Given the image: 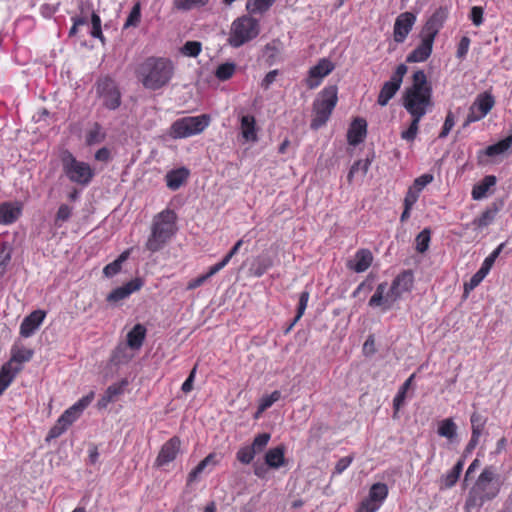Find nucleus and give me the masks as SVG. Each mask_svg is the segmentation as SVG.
Here are the masks:
<instances>
[{"label":"nucleus","mask_w":512,"mask_h":512,"mask_svg":"<svg viewBox=\"0 0 512 512\" xmlns=\"http://www.w3.org/2000/svg\"><path fill=\"white\" fill-rule=\"evenodd\" d=\"M272 266V257L268 253H262L253 259L249 268V273L254 277H261Z\"/></svg>","instance_id":"obj_26"},{"label":"nucleus","mask_w":512,"mask_h":512,"mask_svg":"<svg viewBox=\"0 0 512 512\" xmlns=\"http://www.w3.org/2000/svg\"><path fill=\"white\" fill-rule=\"evenodd\" d=\"M62 166L67 178L76 184L87 185L94 176V170L88 163L78 161L69 152L63 153Z\"/></svg>","instance_id":"obj_9"},{"label":"nucleus","mask_w":512,"mask_h":512,"mask_svg":"<svg viewBox=\"0 0 512 512\" xmlns=\"http://www.w3.org/2000/svg\"><path fill=\"white\" fill-rule=\"evenodd\" d=\"M380 507V503L367 497L361 502L357 512H376Z\"/></svg>","instance_id":"obj_55"},{"label":"nucleus","mask_w":512,"mask_h":512,"mask_svg":"<svg viewBox=\"0 0 512 512\" xmlns=\"http://www.w3.org/2000/svg\"><path fill=\"white\" fill-rule=\"evenodd\" d=\"M388 495V487L384 483H375L371 486L368 496L370 499L377 501L382 505Z\"/></svg>","instance_id":"obj_39"},{"label":"nucleus","mask_w":512,"mask_h":512,"mask_svg":"<svg viewBox=\"0 0 512 512\" xmlns=\"http://www.w3.org/2000/svg\"><path fill=\"white\" fill-rule=\"evenodd\" d=\"M188 170L185 168L177 169L174 171L169 172L166 175V184L167 187L172 190L179 189L183 183L186 181L188 177Z\"/></svg>","instance_id":"obj_31"},{"label":"nucleus","mask_w":512,"mask_h":512,"mask_svg":"<svg viewBox=\"0 0 512 512\" xmlns=\"http://www.w3.org/2000/svg\"><path fill=\"white\" fill-rule=\"evenodd\" d=\"M281 397V393L279 391H274L270 395H266L261 399V402L258 407V412L261 413L271 407L275 402H277Z\"/></svg>","instance_id":"obj_51"},{"label":"nucleus","mask_w":512,"mask_h":512,"mask_svg":"<svg viewBox=\"0 0 512 512\" xmlns=\"http://www.w3.org/2000/svg\"><path fill=\"white\" fill-rule=\"evenodd\" d=\"M412 121L409 127L406 130L401 132V138L405 141L412 142L415 140L418 130H419V122L422 118H417L415 116H411Z\"/></svg>","instance_id":"obj_44"},{"label":"nucleus","mask_w":512,"mask_h":512,"mask_svg":"<svg viewBox=\"0 0 512 512\" xmlns=\"http://www.w3.org/2000/svg\"><path fill=\"white\" fill-rule=\"evenodd\" d=\"M437 433L453 443L457 439V425L452 418L443 419L438 423Z\"/></svg>","instance_id":"obj_30"},{"label":"nucleus","mask_w":512,"mask_h":512,"mask_svg":"<svg viewBox=\"0 0 512 512\" xmlns=\"http://www.w3.org/2000/svg\"><path fill=\"white\" fill-rule=\"evenodd\" d=\"M495 479L496 474L492 467H486L481 472L465 501L466 512L478 511L486 501H490L498 495L500 486Z\"/></svg>","instance_id":"obj_2"},{"label":"nucleus","mask_w":512,"mask_h":512,"mask_svg":"<svg viewBox=\"0 0 512 512\" xmlns=\"http://www.w3.org/2000/svg\"><path fill=\"white\" fill-rule=\"evenodd\" d=\"M370 167V161L368 159H361L356 161L350 168L347 179L352 182L356 178L363 179L367 174Z\"/></svg>","instance_id":"obj_35"},{"label":"nucleus","mask_w":512,"mask_h":512,"mask_svg":"<svg viewBox=\"0 0 512 512\" xmlns=\"http://www.w3.org/2000/svg\"><path fill=\"white\" fill-rule=\"evenodd\" d=\"M22 209L23 206L18 201L0 203V224L14 223L20 217Z\"/></svg>","instance_id":"obj_23"},{"label":"nucleus","mask_w":512,"mask_h":512,"mask_svg":"<svg viewBox=\"0 0 512 512\" xmlns=\"http://www.w3.org/2000/svg\"><path fill=\"white\" fill-rule=\"evenodd\" d=\"M236 70V65L232 62H226L219 65L215 71V76L220 81H226L230 79Z\"/></svg>","instance_id":"obj_41"},{"label":"nucleus","mask_w":512,"mask_h":512,"mask_svg":"<svg viewBox=\"0 0 512 512\" xmlns=\"http://www.w3.org/2000/svg\"><path fill=\"white\" fill-rule=\"evenodd\" d=\"M434 177L432 174H423L420 177L416 178L412 188L417 190L419 193L433 181Z\"/></svg>","instance_id":"obj_59"},{"label":"nucleus","mask_w":512,"mask_h":512,"mask_svg":"<svg viewBox=\"0 0 512 512\" xmlns=\"http://www.w3.org/2000/svg\"><path fill=\"white\" fill-rule=\"evenodd\" d=\"M470 38L467 36H463L458 44L456 57L458 59H464L468 53L470 47Z\"/></svg>","instance_id":"obj_60"},{"label":"nucleus","mask_w":512,"mask_h":512,"mask_svg":"<svg viewBox=\"0 0 512 512\" xmlns=\"http://www.w3.org/2000/svg\"><path fill=\"white\" fill-rule=\"evenodd\" d=\"M354 457L353 456H346L338 460V462L335 465L333 475L342 474L353 462Z\"/></svg>","instance_id":"obj_61"},{"label":"nucleus","mask_w":512,"mask_h":512,"mask_svg":"<svg viewBox=\"0 0 512 512\" xmlns=\"http://www.w3.org/2000/svg\"><path fill=\"white\" fill-rule=\"evenodd\" d=\"M494 105L495 99L491 93L483 92L478 94L469 108V112L463 126L467 127L471 123L483 119L492 110Z\"/></svg>","instance_id":"obj_11"},{"label":"nucleus","mask_w":512,"mask_h":512,"mask_svg":"<svg viewBox=\"0 0 512 512\" xmlns=\"http://www.w3.org/2000/svg\"><path fill=\"white\" fill-rule=\"evenodd\" d=\"M487 276L483 271L480 269L471 277L469 282L464 284V291L465 293H469L470 291L474 290Z\"/></svg>","instance_id":"obj_54"},{"label":"nucleus","mask_w":512,"mask_h":512,"mask_svg":"<svg viewBox=\"0 0 512 512\" xmlns=\"http://www.w3.org/2000/svg\"><path fill=\"white\" fill-rule=\"evenodd\" d=\"M403 106L411 116L417 118H423L432 111V88L424 71L418 70L413 74V83L403 95Z\"/></svg>","instance_id":"obj_1"},{"label":"nucleus","mask_w":512,"mask_h":512,"mask_svg":"<svg viewBox=\"0 0 512 512\" xmlns=\"http://www.w3.org/2000/svg\"><path fill=\"white\" fill-rule=\"evenodd\" d=\"M483 8L480 6H473L470 10L469 19L472 21V23L479 27L483 23Z\"/></svg>","instance_id":"obj_57"},{"label":"nucleus","mask_w":512,"mask_h":512,"mask_svg":"<svg viewBox=\"0 0 512 512\" xmlns=\"http://www.w3.org/2000/svg\"><path fill=\"white\" fill-rule=\"evenodd\" d=\"M276 0H247L246 9L251 14H262L269 10Z\"/></svg>","instance_id":"obj_38"},{"label":"nucleus","mask_w":512,"mask_h":512,"mask_svg":"<svg viewBox=\"0 0 512 512\" xmlns=\"http://www.w3.org/2000/svg\"><path fill=\"white\" fill-rule=\"evenodd\" d=\"M373 262V255L368 249L358 250L353 258L347 261V268L356 272H365Z\"/></svg>","instance_id":"obj_21"},{"label":"nucleus","mask_w":512,"mask_h":512,"mask_svg":"<svg viewBox=\"0 0 512 512\" xmlns=\"http://www.w3.org/2000/svg\"><path fill=\"white\" fill-rule=\"evenodd\" d=\"M309 292L308 291H303L301 294H300V297H299V303H298V308H297V314L294 318V321L293 323L291 324V327L300 320V318L303 316L306 308H307V304H308V301H309Z\"/></svg>","instance_id":"obj_53"},{"label":"nucleus","mask_w":512,"mask_h":512,"mask_svg":"<svg viewBox=\"0 0 512 512\" xmlns=\"http://www.w3.org/2000/svg\"><path fill=\"white\" fill-rule=\"evenodd\" d=\"M202 45L198 41H188L181 48L183 55L188 57H196L200 54Z\"/></svg>","instance_id":"obj_49"},{"label":"nucleus","mask_w":512,"mask_h":512,"mask_svg":"<svg viewBox=\"0 0 512 512\" xmlns=\"http://www.w3.org/2000/svg\"><path fill=\"white\" fill-rule=\"evenodd\" d=\"M334 64L327 58H322L319 62L310 68L306 84L310 89L318 87L328 74L334 70Z\"/></svg>","instance_id":"obj_14"},{"label":"nucleus","mask_w":512,"mask_h":512,"mask_svg":"<svg viewBox=\"0 0 512 512\" xmlns=\"http://www.w3.org/2000/svg\"><path fill=\"white\" fill-rule=\"evenodd\" d=\"M431 239V231L428 228L422 230L416 237V250L419 253H424L429 248V243Z\"/></svg>","instance_id":"obj_45"},{"label":"nucleus","mask_w":512,"mask_h":512,"mask_svg":"<svg viewBox=\"0 0 512 512\" xmlns=\"http://www.w3.org/2000/svg\"><path fill=\"white\" fill-rule=\"evenodd\" d=\"M395 302L390 295L387 283L383 282L377 286L368 304L370 307H382L383 310H389Z\"/></svg>","instance_id":"obj_19"},{"label":"nucleus","mask_w":512,"mask_h":512,"mask_svg":"<svg viewBox=\"0 0 512 512\" xmlns=\"http://www.w3.org/2000/svg\"><path fill=\"white\" fill-rule=\"evenodd\" d=\"M32 357V351L27 349L13 350L12 356L7 363H12V366H21L22 363L27 362Z\"/></svg>","instance_id":"obj_43"},{"label":"nucleus","mask_w":512,"mask_h":512,"mask_svg":"<svg viewBox=\"0 0 512 512\" xmlns=\"http://www.w3.org/2000/svg\"><path fill=\"white\" fill-rule=\"evenodd\" d=\"M72 214V208L66 204L60 205L55 217V225L61 227L64 222L69 220Z\"/></svg>","instance_id":"obj_50"},{"label":"nucleus","mask_w":512,"mask_h":512,"mask_svg":"<svg viewBox=\"0 0 512 512\" xmlns=\"http://www.w3.org/2000/svg\"><path fill=\"white\" fill-rule=\"evenodd\" d=\"M259 34V23L256 19L243 16L233 21L228 42L233 47H240Z\"/></svg>","instance_id":"obj_7"},{"label":"nucleus","mask_w":512,"mask_h":512,"mask_svg":"<svg viewBox=\"0 0 512 512\" xmlns=\"http://www.w3.org/2000/svg\"><path fill=\"white\" fill-rule=\"evenodd\" d=\"M208 0H174V7L178 10H191L206 5Z\"/></svg>","instance_id":"obj_48"},{"label":"nucleus","mask_w":512,"mask_h":512,"mask_svg":"<svg viewBox=\"0 0 512 512\" xmlns=\"http://www.w3.org/2000/svg\"><path fill=\"white\" fill-rule=\"evenodd\" d=\"M146 337V328L142 324H136L127 334V345L133 350H139Z\"/></svg>","instance_id":"obj_29"},{"label":"nucleus","mask_w":512,"mask_h":512,"mask_svg":"<svg viewBox=\"0 0 512 512\" xmlns=\"http://www.w3.org/2000/svg\"><path fill=\"white\" fill-rule=\"evenodd\" d=\"M174 74L172 62L165 58H148L139 68L143 86L157 90L168 84Z\"/></svg>","instance_id":"obj_3"},{"label":"nucleus","mask_w":512,"mask_h":512,"mask_svg":"<svg viewBox=\"0 0 512 512\" xmlns=\"http://www.w3.org/2000/svg\"><path fill=\"white\" fill-rule=\"evenodd\" d=\"M22 370L21 366H12V363H5L0 370V396L10 386L16 375Z\"/></svg>","instance_id":"obj_27"},{"label":"nucleus","mask_w":512,"mask_h":512,"mask_svg":"<svg viewBox=\"0 0 512 512\" xmlns=\"http://www.w3.org/2000/svg\"><path fill=\"white\" fill-rule=\"evenodd\" d=\"M338 101L337 87H326L319 98L314 102V117L311 121V128L319 129L326 124Z\"/></svg>","instance_id":"obj_6"},{"label":"nucleus","mask_w":512,"mask_h":512,"mask_svg":"<svg viewBox=\"0 0 512 512\" xmlns=\"http://www.w3.org/2000/svg\"><path fill=\"white\" fill-rule=\"evenodd\" d=\"M445 18L446 13L443 9L433 13L421 31V43L407 56V62H423L429 58L432 53L434 39L441 29Z\"/></svg>","instance_id":"obj_5"},{"label":"nucleus","mask_w":512,"mask_h":512,"mask_svg":"<svg viewBox=\"0 0 512 512\" xmlns=\"http://www.w3.org/2000/svg\"><path fill=\"white\" fill-rule=\"evenodd\" d=\"M142 281L138 278L133 279L121 287H118L111 291L106 300L112 305H117L122 300L128 298L132 293L138 291L142 287Z\"/></svg>","instance_id":"obj_17"},{"label":"nucleus","mask_w":512,"mask_h":512,"mask_svg":"<svg viewBox=\"0 0 512 512\" xmlns=\"http://www.w3.org/2000/svg\"><path fill=\"white\" fill-rule=\"evenodd\" d=\"M416 22V16L411 12L401 13L395 20L393 28L394 41L403 43Z\"/></svg>","instance_id":"obj_15"},{"label":"nucleus","mask_w":512,"mask_h":512,"mask_svg":"<svg viewBox=\"0 0 512 512\" xmlns=\"http://www.w3.org/2000/svg\"><path fill=\"white\" fill-rule=\"evenodd\" d=\"M419 194L417 190L410 187L404 199V206L408 207V209H412L413 205L418 200Z\"/></svg>","instance_id":"obj_62"},{"label":"nucleus","mask_w":512,"mask_h":512,"mask_svg":"<svg viewBox=\"0 0 512 512\" xmlns=\"http://www.w3.org/2000/svg\"><path fill=\"white\" fill-rule=\"evenodd\" d=\"M240 130L243 139L246 142H256L258 140L255 117L252 115H243L240 119Z\"/></svg>","instance_id":"obj_24"},{"label":"nucleus","mask_w":512,"mask_h":512,"mask_svg":"<svg viewBox=\"0 0 512 512\" xmlns=\"http://www.w3.org/2000/svg\"><path fill=\"white\" fill-rule=\"evenodd\" d=\"M209 123L210 117L205 114L183 117L173 122L169 135L174 139L188 138L204 131Z\"/></svg>","instance_id":"obj_8"},{"label":"nucleus","mask_w":512,"mask_h":512,"mask_svg":"<svg viewBox=\"0 0 512 512\" xmlns=\"http://www.w3.org/2000/svg\"><path fill=\"white\" fill-rule=\"evenodd\" d=\"M286 448L283 445L269 449L265 454V464L271 469H279L286 464Z\"/></svg>","instance_id":"obj_25"},{"label":"nucleus","mask_w":512,"mask_h":512,"mask_svg":"<svg viewBox=\"0 0 512 512\" xmlns=\"http://www.w3.org/2000/svg\"><path fill=\"white\" fill-rule=\"evenodd\" d=\"M512 145V136H508L505 139L499 141L496 144L490 145L486 148V155L497 156L506 152Z\"/></svg>","instance_id":"obj_40"},{"label":"nucleus","mask_w":512,"mask_h":512,"mask_svg":"<svg viewBox=\"0 0 512 512\" xmlns=\"http://www.w3.org/2000/svg\"><path fill=\"white\" fill-rule=\"evenodd\" d=\"M406 73L407 66L405 64H400L397 66L390 80L385 82L380 90L377 100L379 105L386 106L389 100L394 97L396 92L399 90L403 81V77Z\"/></svg>","instance_id":"obj_12"},{"label":"nucleus","mask_w":512,"mask_h":512,"mask_svg":"<svg viewBox=\"0 0 512 512\" xmlns=\"http://www.w3.org/2000/svg\"><path fill=\"white\" fill-rule=\"evenodd\" d=\"M45 312L42 310L33 311L25 317L20 325V334L23 337H30L39 328L45 319Z\"/></svg>","instance_id":"obj_22"},{"label":"nucleus","mask_w":512,"mask_h":512,"mask_svg":"<svg viewBox=\"0 0 512 512\" xmlns=\"http://www.w3.org/2000/svg\"><path fill=\"white\" fill-rule=\"evenodd\" d=\"M496 184V177L488 175L484 179L475 185L472 189V198L474 200H480L486 197L488 190Z\"/></svg>","instance_id":"obj_32"},{"label":"nucleus","mask_w":512,"mask_h":512,"mask_svg":"<svg viewBox=\"0 0 512 512\" xmlns=\"http://www.w3.org/2000/svg\"><path fill=\"white\" fill-rule=\"evenodd\" d=\"M181 441L177 437L168 440L162 447L156 458L155 464L158 467H163L168 463L175 460L180 451Z\"/></svg>","instance_id":"obj_18"},{"label":"nucleus","mask_w":512,"mask_h":512,"mask_svg":"<svg viewBox=\"0 0 512 512\" xmlns=\"http://www.w3.org/2000/svg\"><path fill=\"white\" fill-rule=\"evenodd\" d=\"M454 125H455L454 115H453V113L451 111H449L447 113V115H446V118H445L442 130H441V132L439 134V137L440 138L447 137V135L450 133V131L452 130Z\"/></svg>","instance_id":"obj_58"},{"label":"nucleus","mask_w":512,"mask_h":512,"mask_svg":"<svg viewBox=\"0 0 512 512\" xmlns=\"http://www.w3.org/2000/svg\"><path fill=\"white\" fill-rule=\"evenodd\" d=\"M271 439L269 433H261L255 436L251 445L242 446L237 454L236 458L242 464H250L255 455L261 453L268 445Z\"/></svg>","instance_id":"obj_13"},{"label":"nucleus","mask_w":512,"mask_h":512,"mask_svg":"<svg viewBox=\"0 0 512 512\" xmlns=\"http://www.w3.org/2000/svg\"><path fill=\"white\" fill-rule=\"evenodd\" d=\"M412 285L413 274L410 271H404L393 280L389 288L390 295L397 301L403 293L411 289Z\"/></svg>","instance_id":"obj_20"},{"label":"nucleus","mask_w":512,"mask_h":512,"mask_svg":"<svg viewBox=\"0 0 512 512\" xmlns=\"http://www.w3.org/2000/svg\"><path fill=\"white\" fill-rule=\"evenodd\" d=\"M366 121L362 118L355 119L348 130V142L357 145L363 141L366 135Z\"/></svg>","instance_id":"obj_28"},{"label":"nucleus","mask_w":512,"mask_h":512,"mask_svg":"<svg viewBox=\"0 0 512 512\" xmlns=\"http://www.w3.org/2000/svg\"><path fill=\"white\" fill-rule=\"evenodd\" d=\"M96 92L106 108L115 110L120 106L121 94L116 83L111 78L105 77L100 79L96 85Z\"/></svg>","instance_id":"obj_10"},{"label":"nucleus","mask_w":512,"mask_h":512,"mask_svg":"<svg viewBox=\"0 0 512 512\" xmlns=\"http://www.w3.org/2000/svg\"><path fill=\"white\" fill-rule=\"evenodd\" d=\"M208 465H215L214 456L212 454L205 457L188 476L189 482L195 481Z\"/></svg>","instance_id":"obj_47"},{"label":"nucleus","mask_w":512,"mask_h":512,"mask_svg":"<svg viewBox=\"0 0 512 512\" xmlns=\"http://www.w3.org/2000/svg\"><path fill=\"white\" fill-rule=\"evenodd\" d=\"M128 257L129 251H124L123 253H121L116 260L107 264L103 268V274L108 278H111L118 274L122 268V264L128 259Z\"/></svg>","instance_id":"obj_37"},{"label":"nucleus","mask_w":512,"mask_h":512,"mask_svg":"<svg viewBox=\"0 0 512 512\" xmlns=\"http://www.w3.org/2000/svg\"><path fill=\"white\" fill-rule=\"evenodd\" d=\"M140 20L141 6L139 2H136L124 23V29H128L130 27H137L140 23Z\"/></svg>","instance_id":"obj_46"},{"label":"nucleus","mask_w":512,"mask_h":512,"mask_svg":"<svg viewBox=\"0 0 512 512\" xmlns=\"http://www.w3.org/2000/svg\"><path fill=\"white\" fill-rule=\"evenodd\" d=\"M105 138V133L99 124L94 123L86 135V143L88 145H94L102 142Z\"/></svg>","instance_id":"obj_42"},{"label":"nucleus","mask_w":512,"mask_h":512,"mask_svg":"<svg viewBox=\"0 0 512 512\" xmlns=\"http://www.w3.org/2000/svg\"><path fill=\"white\" fill-rule=\"evenodd\" d=\"M406 393H407V391L400 388L398 393L394 397L393 406H394L395 412H398L399 409L401 408V406L404 404V401L406 398Z\"/></svg>","instance_id":"obj_64"},{"label":"nucleus","mask_w":512,"mask_h":512,"mask_svg":"<svg viewBox=\"0 0 512 512\" xmlns=\"http://www.w3.org/2000/svg\"><path fill=\"white\" fill-rule=\"evenodd\" d=\"M94 398V393L90 392L88 395L79 399L75 404L69 407L59 417L60 422H63L67 427L72 425L83 413V411L89 406Z\"/></svg>","instance_id":"obj_16"},{"label":"nucleus","mask_w":512,"mask_h":512,"mask_svg":"<svg viewBox=\"0 0 512 512\" xmlns=\"http://www.w3.org/2000/svg\"><path fill=\"white\" fill-rule=\"evenodd\" d=\"M91 23H92V29L90 32L91 36L99 39L102 43H104L105 39H104L102 30H101V19L98 14H96V13L92 14Z\"/></svg>","instance_id":"obj_52"},{"label":"nucleus","mask_w":512,"mask_h":512,"mask_svg":"<svg viewBox=\"0 0 512 512\" xmlns=\"http://www.w3.org/2000/svg\"><path fill=\"white\" fill-rule=\"evenodd\" d=\"M67 429L68 427L63 422H60V419L58 418L56 424L49 430L46 441H50L51 439L61 436Z\"/></svg>","instance_id":"obj_56"},{"label":"nucleus","mask_w":512,"mask_h":512,"mask_svg":"<svg viewBox=\"0 0 512 512\" xmlns=\"http://www.w3.org/2000/svg\"><path fill=\"white\" fill-rule=\"evenodd\" d=\"M497 211V208L486 209L481 213L480 216H478L472 221V225L476 229L482 230L483 228L489 226L494 221Z\"/></svg>","instance_id":"obj_36"},{"label":"nucleus","mask_w":512,"mask_h":512,"mask_svg":"<svg viewBox=\"0 0 512 512\" xmlns=\"http://www.w3.org/2000/svg\"><path fill=\"white\" fill-rule=\"evenodd\" d=\"M279 74V71L278 70H272L270 72H268L265 77L263 78V80L261 81V87L264 89V90H268L270 88V86L275 82L277 76Z\"/></svg>","instance_id":"obj_63"},{"label":"nucleus","mask_w":512,"mask_h":512,"mask_svg":"<svg viewBox=\"0 0 512 512\" xmlns=\"http://www.w3.org/2000/svg\"><path fill=\"white\" fill-rule=\"evenodd\" d=\"M126 385V381L110 385L99 401V404L105 407L108 403L115 401L119 395L123 394Z\"/></svg>","instance_id":"obj_33"},{"label":"nucleus","mask_w":512,"mask_h":512,"mask_svg":"<svg viewBox=\"0 0 512 512\" xmlns=\"http://www.w3.org/2000/svg\"><path fill=\"white\" fill-rule=\"evenodd\" d=\"M176 214L169 209L158 213L151 226V233L146 241L150 252L161 250L176 232Z\"/></svg>","instance_id":"obj_4"},{"label":"nucleus","mask_w":512,"mask_h":512,"mask_svg":"<svg viewBox=\"0 0 512 512\" xmlns=\"http://www.w3.org/2000/svg\"><path fill=\"white\" fill-rule=\"evenodd\" d=\"M464 460L460 459L455 466L446 475L442 476L441 484L444 488L453 487L459 479V476L463 470Z\"/></svg>","instance_id":"obj_34"}]
</instances>
